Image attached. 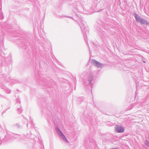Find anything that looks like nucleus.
Here are the masks:
<instances>
[{"mask_svg": "<svg viewBox=\"0 0 149 149\" xmlns=\"http://www.w3.org/2000/svg\"><path fill=\"white\" fill-rule=\"evenodd\" d=\"M117 132L119 133H121L123 132L124 130L123 128L120 126L117 125L115 128Z\"/></svg>", "mask_w": 149, "mask_h": 149, "instance_id": "nucleus-1", "label": "nucleus"}, {"mask_svg": "<svg viewBox=\"0 0 149 149\" xmlns=\"http://www.w3.org/2000/svg\"><path fill=\"white\" fill-rule=\"evenodd\" d=\"M135 16L136 18V20L138 21L139 22V21H140V20L141 19V18L139 17L138 15L136 14H135Z\"/></svg>", "mask_w": 149, "mask_h": 149, "instance_id": "nucleus-2", "label": "nucleus"}, {"mask_svg": "<svg viewBox=\"0 0 149 149\" xmlns=\"http://www.w3.org/2000/svg\"><path fill=\"white\" fill-rule=\"evenodd\" d=\"M139 22L141 24H143L146 23V21L143 19H141Z\"/></svg>", "mask_w": 149, "mask_h": 149, "instance_id": "nucleus-3", "label": "nucleus"}, {"mask_svg": "<svg viewBox=\"0 0 149 149\" xmlns=\"http://www.w3.org/2000/svg\"><path fill=\"white\" fill-rule=\"evenodd\" d=\"M145 143L147 146H149V143L148 141H146L145 142Z\"/></svg>", "mask_w": 149, "mask_h": 149, "instance_id": "nucleus-4", "label": "nucleus"}, {"mask_svg": "<svg viewBox=\"0 0 149 149\" xmlns=\"http://www.w3.org/2000/svg\"><path fill=\"white\" fill-rule=\"evenodd\" d=\"M96 65L97 66H99V65H100V63L97 62H96Z\"/></svg>", "mask_w": 149, "mask_h": 149, "instance_id": "nucleus-5", "label": "nucleus"}, {"mask_svg": "<svg viewBox=\"0 0 149 149\" xmlns=\"http://www.w3.org/2000/svg\"><path fill=\"white\" fill-rule=\"evenodd\" d=\"M63 139H65L66 141H67V139H66V138H65V136L64 135H63Z\"/></svg>", "mask_w": 149, "mask_h": 149, "instance_id": "nucleus-6", "label": "nucleus"}]
</instances>
